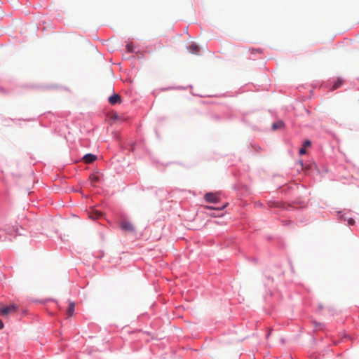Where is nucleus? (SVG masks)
I'll return each instance as SVG.
<instances>
[{"mask_svg": "<svg viewBox=\"0 0 359 359\" xmlns=\"http://www.w3.org/2000/svg\"><path fill=\"white\" fill-rule=\"evenodd\" d=\"M18 311V306L15 304H11L8 306H4L0 310V313L2 316H7L10 314L14 313Z\"/></svg>", "mask_w": 359, "mask_h": 359, "instance_id": "nucleus-1", "label": "nucleus"}, {"mask_svg": "<svg viewBox=\"0 0 359 359\" xmlns=\"http://www.w3.org/2000/svg\"><path fill=\"white\" fill-rule=\"evenodd\" d=\"M204 199L208 203H217L219 202V198L215 193H207L204 196Z\"/></svg>", "mask_w": 359, "mask_h": 359, "instance_id": "nucleus-2", "label": "nucleus"}, {"mask_svg": "<svg viewBox=\"0 0 359 359\" xmlns=\"http://www.w3.org/2000/svg\"><path fill=\"white\" fill-rule=\"evenodd\" d=\"M121 226L123 230L126 231L132 232L135 231L133 225L128 221H123L121 224Z\"/></svg>", "mask_w": 359, "mask_h": 359, "instance_id": "nucleus-3", "label": "nucleus"}, {"mask_svg": "<svg viewBox=\"0 0 359 359\" xmlns=\"http://www.w3.org/2000/svg\"><path fill=\"white\" fill-rule=\"evenodd\" d=\"M88 217L93 220L97 219L102 217V212L98 210H94V209H92L91 210H90L88 212Z\"/></svg>", "mask_w": 359, "mask_h": 359, "instance_id": "nucleus-4", "label": "nucleus"}, {"mask_svg": "<svg viewBox=\"0 0 359 359\" xmlns=\"http://www.w3.org/2000/svg\"><path fill=\"white\" fill-rule=\"evenodd\" d=\"M109 102L112 105H114L117 103H121V97L119 95L114 94L109 97Z\"/></svg>", "mask_w": 359, "mask_h": 359, "instance_id": "nucleus-5", "label": "nucleus"}, {"mask_svg": "<svg viewBox=\"0 0 359 359\" xmlns=\"http://www.w3.org/2000/svg\"><path fill=\"white\" fill-rule=\"evenodd\" d=\"M83 159L86 163H91L97 159V156L92 154H88L83 156Z\"/></svg>", "mask_w": 359, "mask_h": 359, "instance_id": "nucleus-6", "label": "nucleus"}, {"mask_svg": "<svg viewBox=\"0 0 359 359\" xmlns=\"http://www.w3.org/2000/svg\"><path fill=\"white\" fill-rule=\"evenodd\" d=\"M74 308H75L74 302L69 301V306H68V308L67 310V313L69 317L73 316L74 312Z\"/></svg>", "mask_w": 359, "mask_h": 359, "instance_id": "nucleus-7", "label": "nucleus"}, {"mask_svg": "<svg viewBox=\"0 0 359 359\" xmlns=\"http://www.w3.org/2000/svg\"><path fill=\"white\" fill-rule=\"evenodd\" d=\"M189 50L191 53H197L199 50L198 46L196 44H191L188 48Z\"/></svg>", "mask_w": 359, "mask_h": 359, "instance_id": "nucleus-8", "label": "nucleus"}, {"mask_svg": "<svg viewBox=\"0 0 359 359\" xmlns=\"http://www.w3.org/2000/svg\"><path fill=\"white\" fill-rule=\"evenodd\" d=\"M90 180L92 184H95V183H97L100 181V177L97 174H92L90 176Z\"/></svg>", "mask_w": 359, "mask_h": 359, "instance_id": "nucleus-9", "label": "nucleus"}, {"mask_svg": "<svg viewBox=\"0 0 359 359\" xmlns=\"http://www.w3.org/2000/svg\"><path fill=\"white\" fill-rule=\"evenodd\" d=\"M227 205H228V203H226L224 205H223L222 207H219V208H215V207L209 206V205H205L204 208L208 210H222L224 209L227 206Z\"/></svg>", "mask_w": 359, "mask_h": 359, "instance_id": "nucleus-10", "label": "nucleus"}, {"mask_svg": "<svg viewBox=\"0 0 359 359\" xmlns=\"http://www.w3.org/2000/svg\"><path fill=\"white\" fill-rule=\"evenodd\" d=\"M343 83V81L341 79H338L334 83V85L332 86V90H336L338 88H339L341 86V85Z\"/></svg>", "mask_w": 359, "mask_h": 359, "instance_id": "nucleus-11", "label": "nucleus"}, {"mask_svg": "<svg viewBox=\"0 0 359 359\" xmlns=\"http://www.w3.org/2000/svg\"><path fill=\"white\" fill-rule=\"evenodd\" d=\"M283 126V122H278V123H274L272 125V128H273V130H276V129H278V128H280Z\"/></svg>", "mask_w": 359, "mask_h": 359, "instance_id": "nucleus-12", "label": "nucleus"}, {"mask_svg": "<svg viewBox=\"0 0 359 359\" xmlns=\"http://www.w3.org/2000/svg\"><path fill=\"white\" fill-rule=\"evenodd\" d=\"M126 48H127V49H128V51H130V52H133V46H132V45H130V44H128V45L126 46Z\"/></svg>", "mask_w": 359, "mask_h": 359, "instance_id": "nucleus-13", "label": "nucleus"}, {"mask_svg": "<svg viewBox=\"0 0 359 359\" xmlns=\"http://www.w3.org/2000/svg\"><path fill=\"white\" fill-rule=\"evenodd\" d=\"M306 154V149L305 148L302 147L299 149V154L303 155Z\"/></svg>", "mask_w": 359, "mask_h": 359, "instance_id": "nucleus-14", "label": "nucleus"}, {"mask_svg": "<svg viewBox=\"0 0 359 359\" xmlns=\"http://www.w3.org/2000/svg\"><path fill=\"white\" fill-rule=\"evenodd\" d=\"M348 224L349 225H353L355 224V221L352 218H350L348 220Z\"/></svg>", "mask_w": 359, "mask_h": 359, "instance_id": "nucleus-15", "label": "nucleus"}, {"mask_svg": "<svg viewBox=\"0 0 359 359\" xmlns=\"http://www.w3.org/2000/svg\"><path fill=\"white\" fill-rule=\"evenodd\" d=\"M311 145V142L309 140H306L304 142V147H309Z\"/></svg>", "mask_w": 359, "mask_h": 359, "instance_id": "nucleus-16", "label": "nucleus"}, {"mask_svg": "<svg viewBox=\"0 0 359 359\" xmlns=\"http://www.w3.org/2000/svg\"><path fill=\"white\" fill-rule=\"evenodd\" d=\"M4 327V323L2 320L0 319V330H1Z\"/></svg>", "mask_w": 359, "mask_h": 359, "instance_id": "nucleus-17", "label": "nucleus"}, {"mask_svg": "<svg viewBox=\"0 0 359 359\" xmlns=\"http://www.w3.org/2000/svg\"><path fill=\"white\" fill-rule=\"evenodd\" d=\"M255 52H259V50L252 49V50H251L252 54L255 53Z\"/></svg>", "mask_w": 359, "mask_h": 359, "instance_id": "nucleus-18", "label": "nucleus"}, {"mask_svg": "<svg viewBox=\"0 0 359 359\" xmlns=\"http://www.w3.org/2000/svg\"><path fill=\"white\" fill-rule=\"evenodd\" d=\"M212 217H217L216 213H214V215H211Z\"/></svg>", "mask_w": 359, "mask_h": 359, "instance_id": "nucleus-19", "label": "nucleus"}, {"mask_svg": "<svg viewBox=\"0 0 359 359\" xmlns=\"http://www.w3.org/2000/svg\"><path fill=\"white\" fill-rule=\"evenodd\" d=\"M212 217H217L216 213H214V215H211Z\"/></svg>", "mask_w": 359, "mask_h": 359, "instance_id": "nucleus-20", "label": "nucleus"}, {"mask_svg": "<svg viewBox=\"0 0 359 359\" xmlns=\"http://www.w3.org/2000/svg\"><path fill=\"white\" fill-rule=\"evenodd\" d=\"M300 164H301L302 167H303V162L302 161H300Z\"/></svg>", "mask_w": 359, "mask_h": 359, "instance_id": "nucleus-21", "label": "nucleus"}]
</instances>
